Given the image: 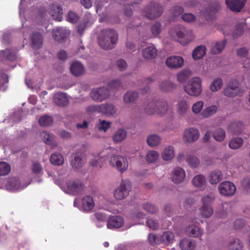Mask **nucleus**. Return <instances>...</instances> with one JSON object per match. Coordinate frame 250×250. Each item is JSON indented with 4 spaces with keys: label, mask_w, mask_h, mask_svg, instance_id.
<instances>
[{
    "label": "nucleus",
    "mask_w": 250,
    "mask_h": 250,
    "mask_svg": "<svg viewBox=\"0 0 250 250\" xmlns=\"http://www.w3.org/2000/svg\"><path fill=\"white\" fill-rule=\"evenodd\" d=\"M186 161L189 166L193 168L198 167L200 163L197 157L191 154L187 156Z\"/></svg>",
    "instance_id": "nucleus-46"
},
{
    "label": "nucleus",
    "mask_w": 250,
    "mask_h": 250,
    "mask_svg": "<svg viewBox=\"0 0 250 250\" xmlns=\"http://www.w3.org/2000/svg\"><path fill=\"white\" fill-rule=\"evenodd\" d=\"M143 209L146 211L154 214L158 211V209L155 206L149 203H146L143 205Z\"/></svg>",
    "instance_id": "nucleus-59"
},
{
    "label": "nucleus",
    "mask_w": 250,
    "mask_h": 250,
    "mask_svg": "<svg viewBox=\"0 0 250 250\" xmlns=\"http://www.w3.org/2000/svg\"><path fill=\"white\" fill-rule=\"evenodd\" d=\"M159 158V153L155 150H150L146 156V160L148 163H155Z\"/></svg>",
    "instance_id": "nucleus-44"
},
{
    "label": "nucleus",
    "mask_w": 250,
    "mask_h": 250,
    "mask_svg": "<svg viewBox=\"0 0 250 250\" xmlns=\"http://www.w3.org/2000/svg\"><path fill=\"white\" fill-rule=\"evenodd\" d=\"M213 136L216 141L221 142L225 139L226 132L223 129L218 128L214 132Z\"/></svg>",
    "instance_id": "nucleus-55"
},
{
    "label": "nucleus",
    "mask_w": 250,
    "mask_h": 250,
    "mask_svg": "<svg viewBox=\"0 0 250 250\" xmlns=\"http://www.w3.org/2000/svg\"><path fill=\"white\" fill-rule=\"evenodd\" d=\"M95 206V203L92 197L90 195L84 196L82 201V207L85 211L92 210Z\"/></svg>",
    "instance_id": "nucleus-22"
},
{
    "label": "nucleus",
    "mask_w": 250,
    "mask_h": 250,
    "mask_svg": "<svg viewBox=\"0 0 250 250\" xmlns=\"http://www.w3.org/2000/svg\"><path fill=\"white\" fill-rule=\"evenodd\" d=\"M241 187L244 192L246 194H250V178L245 177L241 181Z\"/></svg>",
    "instance_id": "nucleus-54"
},
{
    "label": "nucleus",
    "mask_w": 250,
    "mask_h": 250,
    "mask_svg": "<svg viewBox=\"0 0 250 250\" xmlns=\"http://www.w3.org/2000/svg\"><path fill=\"white\" fill-rule=\"evenodd\" d=\"M42 136L45 144L53 146H56V144L54 141V138L53 135L49 134L46 131H43L42 133Z\"/></svg>",
    "instance_id": "nucleus-48"
},
{
    "label": "nucleus",
    "mask_w": 250,
    "mask_h": 250,
    "mask_svg": "<svg viewBox=\"0 0 250 250\" xmlns=\"http://www.w3.org/2000/svg\"><path fill=\"white\" fill-rule=\"evenodd\" d=\"M11 170L10 166L6 163L0 162V176L7 175Z\"/></svg>",
    "instance_id": "nucleus-58"
},
{
    "label": "nucleus",
    "mask_w": 250,
    "mask_h": 250,
    "mask_svg": "<svg viewBox=\"0 0 250 250\" xmlns=\"http://www.w3.org/2000/svg\"><path fill=\"white\" fill-rule=\"evenodd\" d=\"M200 210L202 216L205 218L210 217L213 213V209L211 206H202Z\"/></svg>",
    "instance_id": "nucleus-53"
},
{
    "label": "nucleus",
    "mask_w": 250,
    "mask_h": 250,
    "mask_svg": "<svg viewBox=\"0 0 250 250\" xmlns=\"http://www.w3.org/2000/svg\"><path fill=\"white\" fill-rule=\"evenodd\" d=\"M157 54L156 49L152 46H147L142 50V56L146 59H153L155 58Z\"/></svg>",
    "instance_id": "nucleus-26"
},
{
    "label": "nucleus",
    "mask_w": 250,
    "mask_h": 250,
    "mask_svg": "<svg viewBox=\"0 0 250 250\" xmlns=\"http://www.w3.org/2000/svg\"><path fill=\"white\" fill-rule=\"evenodd\" d=\"M199 135L200 133L198 129L194 128H189L185 131L184 138L187 142L192 143L198 140Z\"/></svg>",
    "instance_id": "nucleus-17"
},
{
    "label": "nucleus",
    "mask_w": 250,
    "mask_h": 250,
    "mask_svg": "<svg viewBox=\"0 0 250 250\" xmlns=\"http://www.w3.org/2000/svg\"><path fill=\"white\" fill-rule=\"evenodd\" d=\"M111 126V123L104 120H99V123L97 125V128L99 130L106 132Z\"/></svg>",
    "instance_id": "nucleus-57"
},
{
    "label": "nucleus",
    "mask_w": 250,
    "mask_h": 250,
    "mask_svg": "<svg viewBox=\"0 0 250 250\" xmlns=\"http://www.w3.org/2000/svg\"><path fill=\"white\" fill-rule=\"evenodd\" d=\"M69 35V31L65 28L62 27H57L52 31L54 39L59 42H63Z\"/></svg>",
    "instance_id": "nucleus-10"
},
{
    "label": "nucleus",
    "mask_w": 250,
    "mask_h": 250,
    "mask_svg": "<svg viewBox=\"0 0 250 250\" xmlns=\"http://www.w3.org/2000/svg\"><path fill=\"white\" fill-rule=\"evenodd\" d=\"M244 90L240 87L239 83L236 80L231 81L223 91L224 95L228 97L242 96Z\"/></svg>",
    "instance_id": "nucleus-5"
},
{
    "label": "nucleus",
    "mask_w": 250,
    "mask_h": 250,
    "mask_svg": "<svg viewBox=\"0 0 250 250\" xmlns=\"http://www.w3.org/2000/svg\"><path fill=\"white\" fill-rule=\"evenodd\" d=\"M243 144V140L241 137H234L231 139L229 143V146L231 149H237Z\"/></svg>",
    "instance_id": "nucleus-39"
},
{
    "label": "nucleus",
    "mask_w": 250,
    "mask_h": 250,
    "mask_svg": "<svg viewBox=\"0 0 250 250\" xmlns=\"http://www.w3.org/2000/svg\"><path fill=\"white\" fill-rule=\"evenodd\" d=\"M163 11V7L160 4L151 2L144 8L142 15L147 19L151 20L159 17Z\"/></svg>",
    "instance_id": "nucleus-2"
},
{
    "label": "nucleus",
    "mask_w": 250,
    "mask_h": 250,
    "mask_svg": "<svg viewBox=\"0 0 250 250\" xmlns=\"http://www.w3.org/2000/svg\"><path fill=\"white\" fill-rule=\"evenodd\" d=\"M227 42L226 40H223L212 43L210 49L211 53L212 54H218L221 53L225 48Z\"/></svg>",
    "instance_id": "nucleus-29"
},
{
    "label": "nucleus",
    "mask_w": 250,
    "mask_h": 250,
    "mask_svg": "<svg viewBox=\"0 0 250 250\" xmlns=\"http://www.w3.org/2000/svg\"><path fill=\"white\" fill-rule=\"evenodd\" d=\"M175 87V84L169 81L163 82L159 85L160 89L164 92L171 91Z\"/></svg>",
    "instance_id": "nucleus-50"
},
{
    "label": "nucleus",
    "mask_w": 250,
    "mask_h": 250,
    "mask_svg": "<svg viewBox=\"0 0 250 250\" xmlns=\"http://www.w3.org/2000/svg\"><path fill=\"white\" fill-rule=\"evenodd\" d=\"M185 177L186 172L181 167H176L172 172L171 179L175 183L179 184L183 182L185 179Z\"/></svg>",
    "instance_id": "nucleus-14"
},
{
    "label": "nucleus",
    "mask_w": 250,
    "mask_h": 250,
    "mask_svg": "<svg viewBox=\"0 0 250 250\" xmlns=\"http://www.w3.org/2000/svg\"><path fill=\"white\" fill-rule=\"evenodd\" d=\"M86 111L88 113H95V112L101 113V104L90 105L86 108Z\"/></svg>",
    "instance_id": "nucleus-61"
},
{
    "label": "nucleus",
    "mask_w": 250,
    "mask_h": 250,
    "mask_svg": "<svg viewBox=\"0 0 250 250\" xmlns=\"http://www.w3.org/2000/svg\"><path fill=\"white\" fill-rule=\"evenodd\" d=\"M71 73L76 77L83 75L84 73V68L81 62L76 61L73 62L70 66Z\"/></svg>",
    "instance_id": "nucleus-19"
},
{
    "label": "nucleus",
    "mask_w": 250,
    "mask_h": 250,
    "mask_svg": "<svg viewBox=\"0 0 250 250\" xmlns=\"http://www.w3.org/2000/svg\"><path fill=\"white\" fill-rule=\"evenodd\" d=\"M162 30V24L159 22H156L152 25L150 31L154 37H157L160 34Z\"/></svg>",
    "instance_id": "nucleus-52"
},
{
    "label": "nucleus",
    "mask_w": 250,
    "mask_h": 250,
    "mask_svg": "<svg viewBox=\"0 0 250 250\" xmlns=\"http://www.w3.org/2000/svg\"><path fill=\"white\" fill-rule=\"evenodd\" d=\"M21 183L20 180L16 177L10 178L5 184V188L10 191H14L19 188Z\"/></svg>",
    "instance_id": "nucleus-28"
},
{
    "label": "nucleus",
    "mask_w": 250,
    "mask_h": 250,
    "mask_svg": "<svg viewBox=\"0 0 250 250\" xmlns=\"http://www.w3.org/2000/svg\"><path fill=\"white\" fill-rule=\"evenodd\" d=\"M202 80L199 77L191 78L188 84L184 86V90L190 96H198L202 93Z\"/></svg>",
    "instance_id": "nucleus-3"
},
{
    "label": "nucleus",
    "mask_w": 250,
    "mask_h": 250,
    "mask_svg": "<svg viewBox=\"0 0 250 250\" xmlns=\"http://www.w3.org/2000/svg\"><path fill=\"white\" fill-rule=\"evenodd\" d=\"M124 220L120 216H112L107 222V227L109 229L121 228L124 224Z\"/></svg>",
    "instance_id": "nucleus-18"
},
{
    "label": "nucleus",
    "mask_w": 250,
    "mask_h": 250,
    "mask_svg": "<svg viewBox=\"0 0 250 250\" xmlns=\"http://www.w3.org/2000/svg\"><path fill=\"white\" fill-rule=\"evenodd\" d=\"M194 186L197 188H204L206 184V179L203 175H197L192 180Z\"/></svg>",
    "instance_id": "nucleus-38"
},
{
    "label": "nucleus",
    "mask_w": 250,
    "mask_h": 250,
    "mask_svg": "<svg viewBox=\"0 0 250 250\" xmlns=\"http://www.w3.org/2000/svg\"><path fill=\"white\" fill-rule=\"evenodd\" d=\"M206 53V47L204 45L197 46L192 51V57L195 60L203 58Z\"/></svg>",
    "instance_id": "nucleus-33"
},
{
    "label": "nucleus",
    "mask_w": 250,
    "mask_h": 250,
    "mask_svg": "<svg viewBox=\"0 0 250 250\" xmlns=\"http://www.w3.org/2000/svg\"><path fill=\"white\" fill-rule=\"evenodd\" d=\"M165 63L168 68L177 69L183 66L184 60L181 56L173 55L168 57L166 59Z\"/></svg>",
    "instance_id": "nucleus-9"
},
{
    "label": "nucleus",
    "mask_w": 250,
    "mask_h": 250,
    "mask_svg": "<svg viewBox=\"0 0 250 250\" xmlns=\"http://www.w3.org/2000/svg\"><path fill=\"white\" fill-rule=\"evenodd\" d=\"M0 57L2 60H9L10 61H13L16 58L15 53L8 49L1 51L0 53Z\"/></svg>",
    "instance_id": "nucleus-40"
},
{
    "label": "nucleus",
    "mask_w": 250,
    "mask_h": 250,
    "mask_svg": "<svg viewBox=\"0 0 250 250\" xmlns=\"http://www.w3.org/2000/svg\"><path fill=\"white\" fill-rule=\"evenodd\" d=\"M180 246L183 250H193L195 248V244L190 240L185 239L181 241Z\"/></svg>",
    "instance_id": "nucleus-47"
},
{
    "label": "nucleus",
    "mask_w": 250,
    "mask_h": 250,
    "mask_svg": "<svg viewBox=\"0 0 250 250\" xmlns=\"http://www.w3.org/2000/svg\"><path fill=\"white\" fill-rule=\"evenodd\" d=\"M223 85V81L221 78H218L212 81L209 86L210 90L212 92H216L220 89Z\"/></svg>",
    "instance_id": "nucleus-49"
},
{
    "label": "nucleus",
    "mask_w": 250,
    "mask_h": 250,
    "mask_svg": "<svg viewBox=\"0 0 250 250\" xmlns=\"http://www.w3.org/2000/svg\"><path fill=\"white\" fill-rule=\"evenodd\" d=\"M187 233L190 237H197L201 235V229L196 226L191 225L187 229Z\"/></svg>",
    "instance_id": "nucleus-43"
},
{
    "label": "nucleus",
    "mask_w": 250,
    "mask_h": 250,
    "mask_svg": "<svg viewBox=\"0 0 250 250\" xmlns=\"http://www.w3.org/2000/svg\"><path fill=\"white\" fill-rule=\"evenodd\" d=\"M118 40V34L112 29H104L102 30L98 38L99 45L104 50L113 49Z\"/></svg>",
    "instance_id": "nucleus-1"
},
{
    "label": "nucleus",
    "mask_w": 250,
    "mask_h": 250,
    "mask_svg": "<svg viewBox=\"0 0 250 250\" xmlns=\"http://www.w3.org/2000/svg\"><path fill=\"white\" fill-rule=\"evenodd\" d=\"M117 108L112 103H106L101 104V114L107 117H113L117 114Z\"/></svg>",
    "instance_id": "nucleus-12"
},
{
    "label": "nucleus",
    "mask_w": 250,
    "mask_h": 250,
    "mask_svg": "<svg viewBox=\"0 0 250 250\" xmlns=\"http://www.w3.org/2000/svg\"><path fill=\"white\" fill-rule=\"evenodd\" d=\"M131 182L128 180H122L120 186L114 192L116 199L122 200L125 198L131 190Z\"/></svg>",
    "instance_id": "nucleus-4"
},
{
    "label": "nucleus",
    "mask_w": 250,
    "mask_h": 250,
    "mask_svg": "<svg viewBox=\"0 0 250 250\" xmlns=\"http://www.w3.org/2000/svg\"><path fill=\"white\" fill-rule=\"evenodd\" d=\"M144 110L148 115H152L156 113L157 100H153L147 102L145 105Z\"/></svg>",
    "instance_id": "nucleus-31"
},
{
    "label": "nucleus",
    "mask_w": 250,
    "mask_h": 250,
    "mask_svg": "<svg viewBox=\"0 0 250 250\" xmlns=\"http://www.w3.org/2000/svg\"><path fill=\"white\" fill-rule=\"evenodd\" d=\"M190 71L188 70H184L177 75V80L181 83L186 82L190 76Z\"/></svg>",
    "instance_id": "nucleus-56"
},
{
    "label": "nucleus",
    "mask_w": 250,
    "mask_h": 250,
    "mask_svg": "<svg viewBox=\"0 0 250 250\" xmlns=\"http://www.w3.org/2000/svg\"><path fill=\"white\" fill-rule=\"evenodd\" d=\"M161 244L165 245H169L174 240V234L171 231L164 232L160 235Z\"/></svg>",
    "instance_id": "nucleus-36"
},
{
    "label": "nucleus",
    "mask_w": 250,
    "mask_h": 250,
    "mask_svg": "<svg viewBox=\"0 0 250 250\" xmlns=\"http://www.w3.org/2000/svg\"><path fill=\"white\" fill-rule=\"evenodd\" d=\"M148 242L152 246H157L161 244L160 234L149 233L147 236Z\"/></svg>",
    "instance_id": "nucleus-45"
},
{
    "label": "nucleus",
    "mask_w": 250,
    "mask_h": 250,
    "mask_svg": "<svg viewBox=\"0 0 250 250\" xmlns=\"http://www.w3.org/2000/svg\"><path fill=\"white\" fill-rule=\"evenodd\" d=\"M184 12V8L179 5H174L170 9V13L174 16H178Z\"/></svg>",
    "instance_id": "nucleus-64"
},
{
    "label": "nucleus",
    "mask_w": 250,
    "mask_h": 250,
    "mask_svg": "<svg viewBox=\"0 0 250 250\" xmlns=\"http://www.w3.org/2000/svg\"><path fill=\"white\" fill-rule=\"evenodd\" d=\"M243 124L240 121L232 122L229 126V131L233 134H238L243 129Z\"/></svg>",
    "instance_id": "nucleus-32"
},
{
    "label": "nucleus",
    "mask_w": 250,
    "mask_h": 250,
    "mask_svg": "<svg viewBox=\"0 0 250 250\" xmlns=\"http://www.w3.org/2000/svg\"><path fill=\"white\" fill-rule=\"evenodd\" d=\"M94 221L97 223L104 222L106 221V216L101 212H96L94 214Z\"/></svg>",
    "instance_id": "nucleus-63"
},
{
    "label": "nucleus",
    "mask_w": 250,
    "mask_h": 250,
    "mask_svg": "<svg viewBox=\"0 0 250 250\" xmlns=\"http://www.w3.org/2000/svg\"><path fill=\"white\" fill-rule=\"evenodd\" d=\"M204 102L200 101L194 103L192 106V110L195 114L200 112L204 106Z\"/></svg>",
    "instance_id": "nucleus-62"
},
{
    "label": "nucleus",
    "mask_w": 250,
    "mask_h": 250,
    "mask_svg": "<svg viewBox=\"0 0 250 250\" xmlns=\"http://www.w3.org/2000/svg\"><path fill=\"white\" fill-rule=\"evenodd\" d=\"M67 188L75 194L81 192L84 189V185L81 181L75 180L67 183Z\"/></svg>",
    "instance_id": "nucleus-20"
},
{
    "label": "nucleus",
    "mask_w": 250,
    "mask_h": 250,
    "mask_svg": "<svg viewBox=\"0 0 250 250\" xmlns=\"http://www.w3.org/2000/svg\"><path fill=\"white\" fill-rule=\"evenodd\" d=\"M127 137V131L123 128L117 129L112 136V140L114 143H121L124 141Z\"/></svg>",
    "instance_id": "nucleus-25"
},
{
    "label": "nucleus",
    "mask_w": 250,
    "mask_h": 250,
    "mask_svg": "<svg viewBox=\"0 0 250 250\" xmlns=\"http://www.w3.org/2000/svg\"><path fill=\"white\" fill-rule=\"evenodd\" d=\"M229 250H242L243 243L238 238H233L229 243Z\"/></svg>",
    "instance_id": "nucleus-35"
},
{
    "label": "nucleus",
    "mask_w": 250,
    "mask_h": 250,
    "mask_svg": "<svg viewBox=\"0 0 250 250\" xmlns=\"http://www.w3.org/2000/svg\"><path fill=\"white\" fill-rule=\"evenodd\" d=\"M219 193L223 196L231 197L234 195L236 191L235 185L230 181L221 182L218 187Z\"/></svg>",
    "instance_id": "nucleus-6"
},
{
    "label": "nucleus",
    "mask_w": 250,
    "mask_h": 250,
    "mask_svg": "<svg viewBox=\"0 0 250 250\" xmlns=\"http://www.w3.org/2000/svg\"><path fill=\"white\" fill-rule=\"evenodd\" d=\"M168 108L167 103L162 100H157L156 113L159 114H165Z\"/></svg>",
    "instance_id": "nucleus-42"
},
{
    "label": "nucleus",
    "mask_w": 250,
    "mask_h": 250,
    "mask_svg": "<svg viewBox=\"0 0 250 250\" xmlns=\"http://www.w3.org/2000/svg\"><path fill=\"white\" fill-rule=\"evenodd\" d=\"M246 0H226V3L233 12H239L244 7Z\"/></svg>",
    "instance_id": "nucleus-13"
},
{
    "label": "nucleus",
    "mask_w": 250,
    "mask_h": 250,
    "mask_svg": "<svg viewBox=\"0 0 250 250\" xmlns=\"http://www.w3.org/2000/svg\"><path fill=\"white\" fill-rule=\"evenodd\" d=\"M109 164L115 167L121 173L126 170L128 166L127 159L121 156L112 155L109 161Z\"/></svg>",
    "instance_id": "nucleus-7"
},
{
    "label": "nucleus",
    "mask_w": 250,
    "mask_h": 250,
    "mask_svg": "<svg viewBox=\"0 0 250 250\" xmlns=\"http://www.w3.org/2000/svg\"><path fill=\"white\" fill-rule=\"evenodd\" d=\"M214 199L213 195L211 194L204 196L202 199V206H211V204Z\"/></svg>",
    "instance_id": "nucleus-60"
},
{
    "label": "nucleus",
    "mask_w": 250,
    "mask_h": 250,
    "mask_svg": "<svg viewBox=\"0 0 250 250\" xmlns=\"http://www.w3.org/2000/svg\"><path fill=\"white\" fill-rule=\"evenodd\" d=\"M189 110V106L187 102L182 100L178 102L177 104V112L181 116L186 115Z\"/></svg>",
    "instance_id": "nucleus-24"
},
{
    "label": "nucleus",
    "mask_w": 250,
    "mask_h": 250,
    "mask_svg": "<svg viewBox=\"0 0 250 250\" xmlns=\"http://www.w3.org/2000/svg\"><path fill=\"white\" fill-rule=\"evenodd\" d=\"M218 106L215 105H211L204 109L202 112V116L207 118L214 115L218 111Z\"/></svg>",
    "instance_id": "nucleus-34"
},
{
    "label": "nucleus",
    "mask_w": 250,
    "mask_h": 250,
    "mask_svg": "<svg viewBox=\"0 0 250 250\" xmlns=\"http://www.w3.org/2000/svg\"><path fill=\"white\" fill-rule=\"evenodd\" d=\"M138 98V93L135 91L129 90L126 92L123 97V101L125 104H130L135 102Z\"/></svg>",
    "instance_id": "nucleus-30"
},
{
    "label": "nucleus",
    "mask_w": 250,
    "mask_h": 250,
    "mask_svg": "<svg viewBox=\"0 0 250 250\" xmlns=\"http://www.w3.org/2000/svg\"><path fill=\"white\" fill-rule=\"evenodd\" d=\"M222 172L218 170H215L210 172L208 176V181L211 185L218 184L223 179Z\"/></svg>",
    "instance_id": "nucleus-27"
},
{
    "label": "nucleus",
    "mask_w": 250,
    "mask_h": 250,
    "mask_svg": "<svg viewBox=\"0 0 250 250\" xmlns=\"http://www.w3.org/2000/svg\"><path fill=\"white\" fill-rule=\"evenodd\" d=\"M53 122V118L51 116L44 115L41 117L39 120V124L42 126H48L50 125Z\"/></svg>",
    "instance_id": "nucleus-51"
},
{
    "label": "nucleus",
    "mask_w": 250,
    "mask_h": 250,
    "mask_svg": "<svg viewBox=\"0 0 250 250\" xmlns=\"http://www.w3.org/2000/svg\"><path fill=\"white\" fill-rule=\"evenodd\" d=\"M110 95L109 90L105 87H100L93 89L90 93L92 100L97 102H102L108 98Z\"/></svg>",
    "instance_id": "nucleus-8"
},
{
    "label": "nucleus",
    "mask_w": 250,
    "mask_h": 250,
    "mask_svg": "<svg viewBox=\"0 0 250 250\" xmlns=\"http://www.w3.org/2000/svg\"><path fill=\"white\" fill-rule=\"evenodd\" d=\"M49 14L56 21H61L62 19L63 9L57 3H53L51 5Z\"/></svg>",
    "instance_id": "nucleus-16"
},
{
    "label": "nucleus",
    "mask_w": 250,
    "mask_h": 250,
    "mask_svg": "<svg viewBox=\"0 0 250 250\" xmlns=\"http://www.w3.org/2000/svg\"><path fill=\"white\" fill-rule=\"evenodd\" d=\"M32 46L34 48L39 49L42 45L43 36L38 32H33L30 36Z\"/></svg>",
    "instance_id": "nucleus-21"
},
{
    "label": "nucleus",
    "mask_w": 250,
    "mask_h": 250,
    "mask_svg": "<svg viewBox=\"0 0 250 250\" xmlns=\"http://www.w3.org/2000/svg\"><path fill=\"white\" fill-rule=\"evenodd\" d=\"M50 162L54 165L60 166L64 163V158L63 156L58 153H54L51 155L50 158Z\"/></svg>",
    "instance_id": "nucleus-41"
},
{
    "label": "nucleus",
    "mask_w": 250,
    "mask_h": 250,
    "mask_svg": "<svg viewBox=\"0 0 250 250\" xmlns=\"http://www.w3.org/2000/svg\"><path fill=\"white\" fill-rule=\"evenodd\" d=\"M70 163L73 169H78L84 165L85 160L81 153H76L72 155Z\"/></svg>",
    "instance_id": "nucleus-11"
},
{
    "label": "nucleus",
    "mask_w": 250,
    "mask_h": 250,
    "mask_svg": "<svg viewBox=\"0 0 250 250\" xmlns=\"http://www.w3.org/2000/svg\"><path fill=\"white\" fill-rule=\"evenodd\" d=\"M53 102L60 106H65L69 103L68 98L67 95L63 92H58L53 96Z\"/></svg>",
    "instance_id": "nucleus-15"
},
{
    "label": "nucleus",
    "mask_w": 250,
    "mask_h": 250,
    "mask_svg": "<svg viewBox=\"0 0 250 250\" xmlns=\"http://www.w3.org/2000/svg\"><path fill=\"white\" fill-rule=\"evenodd\" d=\"M146 141L147 144L149 146L155 147L161 144L162 138L160 135L157 134H151L147 136Z\"/></svg>",
    "instance_id": "nucleus-23"
},
{
    "label": "nucleus",
    "mask_w": 250,
    "mask_h": 250,
    "mask_svg": "<svg viewBox=\"0 0 250 250\" xmlns=\"http://www.w3.org/2000/svg\"><path fill=\"white\" fill-rule=\"evenodd\" d=\"M174 148L171 146L166 147L162 154V157L165 161L170 160L174 158Z\"/></svg>",
    "instance_id": "nucleus-37"
}]
</instances>
